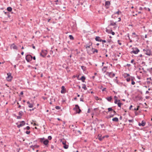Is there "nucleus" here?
<instances>
[{
    "label": "nucleus",
    "mask_w": 152,
    "mask_h": 152,
    "mask_svg": "<svg viewBox=\"0 0 152 152\" xmlns=\"http://www.w3.org/2000/svg\"><path fill=\"white\" fill-rule=\"evenodd\" d=\"M75 107L73 108V110L76 111V113H80L81 111V110L80 109L79 106L77 104H76Z\"/></svg>",
    "instance_id": "obj_1"
},
{
    "label": "nucleus",
    "mask_w": 152,
    "mask_h": 152,
    "mask_svg": "<svg viewBox=\"0 0 152 152\" xmlns=\"http://www.w3.org/2000/svg\"><path fill=\"white\" fill-rule=\"evenodd\" d=\"M33 57L30 55H27L26 57V60L28 62H29L32 60Z\"/></svg>",
    "instance_id": "obj_2"
},
{
    "label": "nucleus",
    "mask_w": 152,
    "mask_h": 152,
    "mask_svg": "<svg viewBox=\"0 0 152 152\" xmlns=\"http://www.w3.org/2000/svg\"><path fill=\"white\" fill-rule=\"evenodd\" d=\"M132 49L133 50L131 52V53H133L134 54H137L140 51L139 49L137 48H132Z\"/></svg>",
    "instance_id": "obj_3"
},
{
    "label": "nucleus",
    "mask_w": 152,
    "mask_h": 152,
    "mask_svg": "<svg viewBox=\"0 0 152 152\" xmlns=\"http://www.w3.org/2000/svg\"><path fill=\"white\" fill-rule=\"evenodd\" d=\"M47 54V52L46 50H42L40 54V55L43 57H45Z\"/></svg>",
    "instance_id": "obj_4"
},
{
    "label": "nucleus",
    "mask_w": 152,
    "mask_h": 152,
    "mask_svg": "<svg viewBox=\"0 0 152 152\" xmlns=\"http://www.w3.org/2000/svg\"><path fill=\"white\" fill-rule=\"evenodd\" d=\"M7 80L8 81H11L12 77L11 76V74L9 73L7 74Z\"/></svg>",
    "instance_id": "obj_5"
},
{
    "label": "nucleus",
    "mask_w": 152,
    "mask_h": 152,
    "mask_svg": "<svg viewBox=\"0 0 152 152\" xmlns=\"http://www.w3.org/2000/svg\"><path fill=\"white\" fill-rule=\"evenodd\" d=\"M145 53L148 56H150L151 55V52L150 50H144Z\"/></svg>",
    "instance_id": "obj_6"
},
{
    "label": "nucleus",
    "mask_w": 152,
    "mask_h": 152,
    "mask_svg": "<svg viewBox=\"0 0 152 152\" xmlns=\"http://www.w3.org/2000/svg\"><path fill=\"white\" fill-rule=\"evenodd\" d=\"M10 48L11 49H13L14 50H18L17 47L15 45L14 43L10 45Z\"/></svg>",
    "instance_id": "obj_7"
},
{
    "label": "nucleus",
    "mask_w": 152,
    "mask_h": 152,
    "mask_svg": "<svg viewBox=\"0 0 152 152\" xmlns=\"http://www.w3.org/2000/svg\"><path fill=\"white\" fill-rule=\"evenodd\" d=\"M25 124V122L24 121H22L20 122V124L17 126L18 128H19Z\"/></svg>",
    "instance_id": "obj_8"
},
{
    "label": "nucleus",
    "mask_w": 152,
    "mask_h": 152,
    "mask_svg": "<svg viewBox=\"0 0 152 152\" xmlns=\"http://www.w3.org/2000/svg\"><path fill=\"white\" fill-rule=\"evenodd\" d=\"M110 24L109 25V26H114L116 24V22H114L112 20H110Z\"/></svg>",
    "instance_id": "obj_9"
},
{
    "label": "nucleus",
    "mask_w": 152,
    "mask_h": 152,
    "mask_svg": "<svg viewBox=\"0 0 152 152\" xmlns=\"http://www.w3.org/2000/svg\"><path fill=\"white\" fill-rule=\"evenodd\" d=\"M48 142L49 141L48 139L45 140L43 141V144L46 145H47L48 144Z\"/></svg>",
    "instance_id": "obj_10"
},
{
    "label": "nucleus",
    "mask_w": 152,
    "mask_h": 152,
    "mask_svg": "<svg viewBox=\"0 0 152 152\" xmlns=\"http://www.w3.org/2000/svg\"><path fill=\"white\" fill-rule=\"evenodd\" d=\"M92 45V43L91 42H90L88 44H87L85 46V47L86 48H90V47Z\"/></svg>",
    "instance_id": "obj_11"
},
{
    "label": "nucleus",
    "mask_w": 152,
    "mask_h": 152,
    "mask_svg": "<svg viewBox=\"0 0 152 152\" xmlns=\"http://www.w3.org/2000/svg\"><path fill=\"white\" fill-rule=\"evenodd\" d=\"M115 75L114 73H112V72L109 73V76L110 77H114L115 76Z\"/></svg>",
    "instance_id": "obj_12"
},
{
    "label": "nucleus",
    "mask_w": 152,
    "mask_h": 152,
    "mask_svg": "<svg viewBox=\"0 0 152 152\" xmlns=\"http://www.w3.org/2000/svg\"><path fill=\"white\" fill-rule=\"evenodd\" d=\"M86 79V77L84 76H82L80 79V80H81L82 82H84L85 80Z\"/></svg>",
    "instance_id": "obj_13"
},
{
    "label": "nucleus",
    "mask_w": 152,
    "mask_h": 152,
    "mask_svg": "<svg viewBox=\"0 0 152 152\" xmlns=\"http://www.w3.org/2000/svg\"><path fill=\"white\" fill-rule=\"evenodd\" d=\"M107 66H104L103 68L102 69V71L104 73H105L107 70Z\"/></svg>",
    "instance_id": "obj_14"
},
{
    "label": "nucleus",
    "mask_w": 152,
    "mask_h": 152,
    "mask_svg": "<svg viewBox=\"0 0 152 152\" xmlns=\"http://www.w3.org/2000/svg\"><path fill=\"white\" fill-rule=\"evenodd\" d=\"M110 4V2L109 1H106L105 3V6H109Z\"/></svg>",
    "instance_id": "obj_15"
},
{
    "label": "nucleus",
    "mask_w": 152,
    "mask_h": 152,
    "mask_svg": "<svg viewBox=\"0 0 152 152\" xmlns=\"http://www.w3.org/2000/svg\"><path fill=\"white\" fill-rule=\"evenodd\" d=\"M134 77H131V81H132L131 84L132 85H134L135 84V82L134 81Z\"/></svg>",
    "instance_id": "obj_16"
},
{
    "label": "nucleus",
    "mask_w": 152,
    "mask_h": 152,
    "mask_svg": "<svg viewBox=\"0 0 152 152\" xmlns=\"http://www.w3.org/2000/svg\"><path fill=\"white\" fill-rule=\"evenodd\" d=\"M61 93L62 94H63L64 93V90L65 89V87L64 86H63L61 87Z\"/></svg>",
    "instance_id": "obj_17"
},
{
    "label": "nucleus",
    "mask_w": 152,
    "mask_h": 152,
    "mask_svg": "<svg viewBox=\"0 0 152 152\" xmlns=\"http://www.w3.org/2000/svg\"><path fill=\"white\" fill-rule=\"evenodd\" d=\"M82 85H83V86L82 87V88L84 89V90H86L87 89V88L86 87V84H82Z\"/></svg>",
    "instance_id": "obj_18"
},
{
    "label": "nucleus",
    "mask_w": 152,
    "mask_h": 152,
    "mask_svg": "<svg viewBox=\"0 0 152 152\" xmlns=\"http://www.w3.org/2000/svg\"><path fill=\"white\" fill-rule=\"evenodd\" d=\"M112 121H113L118 122V118L115 117L112 119Z\"/></svg>",
    "instance_id": "obj_19"
},
{
    "label": "nucleus",
    "mask_w": 152,
    "mask_h": 152,
    "mask_svg": "<svg viewBox=\"0 0 152 152\" xmlns=\"http://www.w3.org/2000/svg\"><path fill=\"white\" fill-rule=\"evenodd\" d=\"M120 101L119 100H118V102L117 103V104L118 105V107H121V106L122 104V103L121 102H120Z\"/></svg>",
    "instance_id": "obj_20"
},
{
    "label": "nucleus",
    "mask_w": 152,
    "mask_h": 152,
    "mask_svg": "<svg viewBox=\"0 0 152 152\" xmlns=\"http://www.w3.org/2000/svg\"><path fill=\"white\" fill-rule=\"evenodd\" d=\"M61 142H62V144L64 145L66 144V141L65 140H61Z\"/></svg>",
    "instance_id": "obj_21"
},
{
    "label": "nucleus",
    "mask_w": 152,
    "mask_h": 152,
    "mask_svg": "<svg viewBox=\"0 0 152 152\" xmlns=\"http://www.w3.org/2000/svg\"><path fill=\"white\" fill-rule=\"evenodd\" d=\"M100 37L99 36L96 37L95 38V40L97 41H100Z\"/></svg>",
    "instance_id": "obj_22"
},
{
    "label": "nucleus",
    "mask_w": 152,
    "mask_h": 152,
    "mask_svg": "<svg viewBox=\"0 0 152 152\" xmlns=\"http://www.w3.org/2000/svg\"><path fill=\"white\" fill-rule=\"evenodd\" d=\"M12 10V8L11 7H8L7 8V10L9 12H11Z\"/></svg>",
    "instance_id": "obj_23"
},
{
    "label": "nucleus",
    "mask_w": 152,
    "mask_h": 152,
    "mask_svg": "<svg viewBox=\"0 0 152 152\" xmlns=\"http://www.w3.org/2000/svg\"><path fill=\"white\" fill-rule=\"evenodd\" d=\"M145 122H144L143 121H142L141 123V125L142 126H144L145 124Z\"/></svg>",
    "instance_id": "obj_24"
},
{
    "label": "nucleus",
    "mask_w": 152,
    "mask_h": 152,
    "mask_svg": "<svg viewBox=\"0 0 152 152\" xmlns=\"http://www.w3.org/2000/svg\"><path fill=\"white\" fill-rule=\"evenodd\" d=\"M112 99V96H110L109 97H108L107 99L108 101L110 102L111 101Z\"/></svg>",
    "instance_id": "obj_25"
},
{
    "label": "nucleus",
    "mask_w": 152,
    "mask_h": 152,
    "mask_svg": "<svg viewBox=\"0 0 152 152\" xmlns=\"http://www.w3.org/2000/svg\"><path fill=\"white\" fill-rule=\"evenodd\" d=\"M69 145H66V144L64 145L63 146V147L65 149H67L68 148Z\"/></svg>",
    "instance_id": "obj_26"
},
{
    "label": "nucleus",
    "mask_w": 152,
    "mask_h": 152,
    "mask_svg": "<svg viewBox=\"0 0 152 152\" xmlns=\"http://www.w3.org/2000/svg\"><path fill=\"white\" fill-rule=\"evenodd\" d=\"M39 140L41 142L43 143V141L45 140V139L44 138H40Z\"/></svg>",
    "instance_id": "obj_27"
},
{
    "label": "nucleus",
    "mask_w": 152,
    "mask_h": 152,
    "mask_svg": "<svg viewBox=\"0 0 152 152\" xmlns=\"http://www.w3.org/2000/svg\"><path fill=\"white\" fill-rule=\"evenodd\" d=\"M81 69L83 70V71H85L86 70V67L84 66H81Z\"/></svg>",
    "instance_id": "obj_28"
},
{
    "label": "nucleus",
    "mask_w": 152,
    "mask_h": 152,
    "mask_svg": "<svg viewBox=\"0 0 152 152\" xmlns=\"http://www.w3.org/2000/svg\"><path fill=\"white\" fill-rule=\"evenodd\" d=\"M101 135L100 134H99L98 135V137L100 141H101L102 139V138H101L100 137H101Z\"/></svg>",
    "instance_id": "obj_29"
},
{
    "label": "nucleus",
    "mask_w": 152,
    "mask_h": 152,
    "mask_svg": "<svg viewBox=\"0 0 152 152\" xmlns=\"http://www.w3.org/2000/svg\"><path fill=\"white\" fill-rule=\"evenodd\" d=\"M121 12H120V11L119 10H118V11L117 12L114 13V14L119 15L120 14H121Z\"/></svg>",
    "instance_id": "obj_30"
},
{
    "label": "nucleus",
    "mask_w": 152,
    "mask_h": 152,
    "mask_svg": "<svg viewBox=\"0 0 152 152\" xmlns=\"http://www.w3.org/2000/svg\"><path fill=\"white\" fill-rule=\"evenodd\" d=\"M69 39L71 40L74 39V37L72 35H69Z\"/></svg>",
    "instance_id": "obj_31"
},
{
    "label": "nucleus",
    "mask_w": 152,
    "mask_h": 152,
    "mask_svg": "<svg viewBox=\"0 0 152 152\" xmlns=\"http://www.w3.org/2000/svg\"><path fill=\"white\" fill-rule=\"evenodd\" d=\"M83 95H82L81 96V98H80V101H82V102H83Z\"/></svg>",
    "instance_id": "obj_32"
},
{
    "label": "nucleus",
    "mask_w": 152,
    "mask_h": 152,
    "mask_svg": "<svg viewBox=\"0 0 152 152\" xmlns=\"http://www.w3.org/2000/svg\"><path fill=\"white\" fill-rule=\"evenodd\" d=\"M23 112L22 111H20L19 112V115H20V116H22L23 115Z\"/></svg>",
    "instance_id": "obj_33"
},
{
    "label": "nucleus",
    "mask_w": 152,
    "mask_h": 152,
    "mask_svg": "<svg viewBox=\"0 0 152 152\" xmlns=\"http://www.w3.org/2000/svg\"><path fill=\"white\" fill-rule=\"evenodd\" d=\"M28 106L29 108H32L33 107V105L32 104H30L29 105H28Z\"/></svg>",
    "instance_id": "obj_34"
},
{
    "label": "nucleus",
    "mask_w": 152,
    "mask_h": 152,
    "mask_svg": "<svg viewBox=\"0 0 152 152\" xmlns=\"http://www.w3.org/2000/svg\"><path fill=\"white\" fill-rule=\"evenodd\" d=\"M113 112L114 113L113 114V115L111 114L110 115V117H113V116H114V115L115 114V113H116V112H115L114 110L113 111Z\"/></svg>",
    "instance_id": "obj_35"
},
{
    "label": "nucleus",
    "mask_w": 152,
    "mask_h": 152,
    "mask_svg": "<svg viewBox=\"0 0 152 152\" xmlns=\"http://www.w3.org/2000/svg\"><path fill=\"white\" fill-rule=\"evenodd\" d=\"M108 111L110 112L113 110L112 107H110L108 108Z\"/></svg>",
    "instance_id": "obj_36"
},
{
    "label": "nucleus",
    "mask_w": 152,
    "mask_h": 152,
    "mask_svg": "<svg viewBox=\"0 0 152 152\" xmlns=\"http://www.w3.org/2000/svg\"><path fill=\"white\" fill-rule=\"evenodd\" d=\"M30 129V127L29 126H27L26 128H24V130L26 129L28 130H29Z\"/></svg>",
    "instance_id": "obj_37"
},
{
    "label": "nucleus",
    "mask_w": 152,
    "mask_h": 152,
    "mask_svg": "<svg viewBox=\"0 0 152 152\" xmlns=\"http://www.w3.org/2000/svg\"><path fill=\"white\" fill-rule=\"evenodd\" d=\"M55 108L57 110H59V109H60L61 107H59V106H56L55 107Z\"/></svg>",
    "instance_id": "obj_38"
},
{
    "label": "nucleus",
    "mask_w": 152,
    "mask_h": 152,
    "mask_svg": "<svg viewBox=\"0 0 152 152\" xmlns=\"http://www.w3.org/2000/svg\"><path fill=\"white\" fill-rule=\"evenodd\" d=\"M130 80H131V79L129 77L127 78L126 79V80L127 82H129Z\"/></svg>",
    "instance_id": "obj_39"
},
{
    "label": "nucleus",
    "mask_w": 152,
    "mask_h": 152,
    "mask_svg": "<svg viewBox=\"0 0 152 152\" xmlns=\"http://www.w3.org/2000/svg\"><path fill=\"white\" fill-rule=\"evenodd\" d=\"M65 68L67 70V72H69L70 71V70L68 71V69H69V67L68 66H66L65 67Z\"/></svg>",
    "instance_id": "obj_40"
},
{
    "label": "nucleus",
    "mask_w": 152,
    "mask_h": 152,
    "mask_svg": "<svg viewBox=\"0 0 152 152\" xmlns=\"http://www.w3.org/2000/svg\"><path fill=\"white\" fill-rule=\"evenodd\" d=\"M100 42H106V41L105 40L100 39Z\"/></svg>",
    "instance_id": "obj_41"
},
{
    "label": "nucleus",
    "mask_w": 152,
    "mask_h": 152,
    "mask_svg": "<svg viewBox=\"0 0 152 152\" xmlns=\"http://www.w3.org/2000/svg\"><path fill=\"white\" fill-rule=\"evenodd\" d=\"M30 133V131H26V133L27 134H29Z\"/></svg>",
    "instance_id": "obj_42"
},
{
    "label": "nucleus",
    "mask_w": 152,
    "mask_h": 152,
    "mask_svg": "<svg viewBox=\"0 0 152 152\" xmlns=\"http://www.w3.org/2000/svg\"><path fill=\"white\" fill-rule=\"evenodd\" d=\"M95 52L97 53L98 50L97 49H95L94 50L93 52V53H94Z\"/></svg>",
    "instance_id": "obj_43"
},
{
    "label": "nucleus",
    "mask_w": 152,
    "mask_h": 152,
    "mask_svg": "<svg viewBox=\"0 0 152 152\" xmlns=\"http://www.w3.org/2000/svg\"><path fill=\"white\" fill-rule=\"evenodd\" d=\"M48 139L49 140H51L52 139V137H51V136H49L48 137Z\"/></svg>",
    "instance_id": "obj_44"
},
{
    "label": "nucleus",
    "mask_w": 152,
    "mask_h": 152,
    "mask_svg": "<svg viewBox=\"0 0 152 152\" xmlns=\"http://www.w3.org/2000/svg\"><path fill=\"white\" fill-rule=\"evenodd\" d=\"M139 106H138L137 107V108H134V110H138V109H139Z\"/></svg>",
    "instance_id": "obj_45"
},
{
    "label": "nucleus",
    "mask_w": 152,
    "mask_h": 152,
    "mask_svg": "<svg viewBox=\"0 0 152 152\" xmlns=\"http://www.w3.org/2000/svg\"><path fill=\"white\" fill-rule=\"evenodd\" d=\"M118 102V100H117V99H115L114 101V103L115 104H117Z\"/></svg>",
    "instance_id": "obj_46"
},
{
    "label": "nucleus",
    "mask_w": 152,
    "mask_h": 152,
    "mask_svg": "<svg viewBox=\"0 0 152 152\" xmlns=\"http://www.w3.org/2000/svg\"><path fill=\"white\" fill-rule=\"evenodd\" d=\"M148 71H149L151 73H152V70H151L149 69H148Z\"/></svg>",
    "instance_id": "obj_47"
},
{
    "label": "nucleus",
    "mask_w": 152,
    "mask_h": 152,
    "mask_svg": "<svg viewBox=\"0 0 152 152\" xmlns=\"http://www.w3.org/2000/svg\"><path fill=\"white\" fill-rule=\"evenodd\" d=\"M21 118V116H17V119H20Z\"/></svg>",
    "instance_id": "obj_48"
},
{
    "label": "nucleus",
    "mask_w": 152,
    "mask_h": 152,
    "mask_svg": "<svg viewBox=\"0 0 152 152\" xmlns=\"http://www.w3.org/2000/svg\"><path fill=\"white\" fill-rule=\"evenodd\" d=\"M128 121L129 122H133V119H132V120H128Z\"/></svg>",
    "instance_id": "obj_49"
},
{
    "label": "nucleus",
    "mask_w": 152,
    "mask_h": 152,
    "mask_svg": "<svg viewBox=\"0 0 152 152\" xmlns=\"http://www.w3.org/2000/svg\"><path fill=\"white\" fill-rule=\"evenodd\" d=\"M7 15L8 16V17H9V18H10V14H9V13L8 12V13H7Z\"/></svg>",
    "instance_id": "obj_50"
},
{
    "label": "nucleus",
    "mask_w": 152,
    "mask_h": 152,
    "mask_svg": "<svg viewBox=\"0 0 152 152\" xmlns=\"http://www.w3.org/2000/svg\"><path fill=\"white\" fill-rule=\"evenodd\" d=\"M120 42V40H118V44L119 45H121V44H122L120 42Z\"/></svg>",
    "instance_id": "obj_51"
},
{
    "label": "nucleus",
    "mask_w": 152,
    "mask_h": 152,
    "mask_svg": "<svg viewBox=\"0 0 152 152\" xmlns=\"http://www.w3.org/2000/svg\"><path fill=\"white\" fill-rule=\"evenodd\" d=\"M132 107V105H130L129 107V109L130 110H131V109Z\"/></svg>",
    "instance_id": "obj_52"
},
{
    "label": "nucleus",
    "mask_w": 152,
    "mask_h": 152,
    "mask_svg": "<svg viewBox=\"0 0 152 152\" xmlns=\"http://www.w3.org/2000/svg\"><path fill=\"white\" fill-rule=\"evenodd\" d=\"M147 80H152V79H151V77H150V78H147Z\"/></svg>",
    "instance_id": "obj_53"
},
{
    "label": "nucleus",
    "mask_w": 152,
    "mask_h": 152,
    "mask_svg": "<svg viewBox=\"0 0 152 152\" xmlns=\"http://www.w3.org/2000/svg\"><path fill=\"white\" fill-rule=\"evenodd\" d=\"M23 91H21L20 93V94L21 95H23Z\"/></svg>",
    "instance_id": "obj_54"
},
{
    "label": "nucleus",
    "mask_w": 152,
    "mask_h": 152,
    "mask_svg": "<svg viewBox=\"0 0 152 152\" xmlns=\"http://www.w3.org/2000/svg\"><path fill=\"white\" fill-rule=\"evenodd\" d=\"M106 88H103L102 89V91H105V90L106 89Z\"/></svg>",
    "instance_id": "obj_55"
},
{
    "label": "nucleus",
    "mask_w": 152,
    "mask_h": 152,
    "mask_svg": "<svg viewBox=\"0 0 152 152\" xmlns=\"http://www.w3.org/2000/svg\"><path fill=\"white\" fill-rule=\"evenodd\" d=\"M106 31L108 33H109V31H110L109 30H108V29H107V28H106Z\"/></svg>",
    "instance_id": "obj_56"
},
{
    "label": "nucleus",
    "mask_w": 152,
    "mask_h": 152,
    "mask_svg": "<svg viewBox=\"0 0 152 152\" xmlns=\"http://www.w3.org/2000/svg\"><path fill=\"white\" fill-rule=\"evenodd\" d=\"M134 61V60L133 59L131 61V63H133Z\"/></svg>",
    "instance_id": "obj_57"
},
{
    "label": "nucleus",
    "mask_w": 152,
    "mask_h": 152,
    "mask_svg": "<svg viewBox=\"0 0 152 152\" xmlns=\"http://www.w3.org/2000/svg\"><path fill=\"white\" fill-rule=\"evenodd\" d=\"M32 48L33 49H35V46H34L33 45H32Z\"/></svg>",
    "instance_id": "obj_58"
},
{
    "label": "nucleus",
    "mask_w": 152,
    "mask_h": 152,
    "mask_svg": "<svg viewBox=\"0 0 152 152\" xmlns=\"http://www.w3.org/2000/svg\"><path fill=\"white\" fill-rule=\"evenodd\" d=\"M126 66L128 67H129L131 66V65L130 64H127Z\"/></svg>",
    "instance_id": "obj_59"
},
{
    "label": "nucleus",
    "mask_w": 152,
    "mask_h": 152,
    "mask_svg": "<svg viewBox=\"0 0 152 152\" xmlns=\"http://www.w3.org/2000/svg\"><path fill=\"white\" fill-rule=\"evenodd\" d=\"M139 9L140 10H141L142 9V7H140Z\"/></svg>",
    "instance_id": "obj_60"
},
{
    "label": "nucleus",
    "mask_w": 152,
    "mask_h": 152,
    "mask_svg": "<svg viewBox=\"0 0 152 152\" xmlns=\"http://www.w3.org/2000/svg\"><path fill=\"white\" fill-rule=\"evenodd\" d=\"M116 80V82L117 84H118V80H117L116 79L115 80Z\"/></svg>",
    "instance_id": "obj_61"
},
{
    "label": "nucleus",
    "mask_w": 152,
    "mask_h": 152,
    "mask_svg": "<svg viewBox=\"0 0 152 152\" xmlns=\"http://www.w3.org/2000/svg\"><path fill=\"white\" fill-rule=\"evenodd\" d=\"M66 64H64L63 65V67L64 68L65 67Z\"/></svg>",
    "instance_id": "obj_62"
},
{
    "label": "nucleus",
    "mask_w": 152,
    "mask_h": 152,
    "mask_svg": "<svg viewBox=\"0 0 152 152\" xmlns=\"http://www.w3.org/2000/svg\"><path fill=\"white\" fill-rule=\"evenodd\" d=\"M111 34L113 35H114L115 34V33L114 32H112Z\"/></svg>",
    "instance_id": "obj_63"
},
{
    "label": "nucleus",
    "mask_w": 152,
    "mask_h": 152,
    "mask_svg": "<svg viewBox=\"0 0 152 152\" xmlns=\"http://www.w3.org/2000/svg\"><path fill=\"white\" fill-rule=\"evenodd\" d=\"M54 148V146L53 145H52L51 146V148L52 149H53Z\"/></svg>",
    "instance_id": "obj_64"
}]
</instances>
